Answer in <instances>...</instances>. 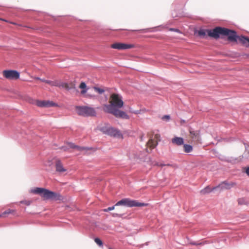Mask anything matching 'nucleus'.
Here are the masks:
<instances>
[{
  "instance_id": "4be33fe9",
  "label": "nucleus",
  "mask_w": 249,
  "mask_h": 249,
  "mask_svg": "<svg viewBox=\"0 0 249 249\" xmlns=\"http://www.w3.org/2000/svg\"><path fill=\"white\" fill-rule=\"evenodd\" d=\"M238 203L240 205H248V202L244 198H240L238 199Z\"/></svg>"
},
{
  "instance_id": "e433bc0d",
  "label": "nucleus",
  "mask_w": 249,
  "mask_h": 249,
  "mask_svg": "<svg viewBox=\"0 0 249 249\" xmlns=\"http://www.w3.org/2000/svg\"><path fill=\"white\" fill-rule=\"evenodd\" d=\"M35 79L36 80H39L41 81V80H45V79H41L38 77H35Z\"/></svg>"
},
{
  "instance_id": "9d476101",
  "label": "nucleus",
  "mask_w": 249,
  "mask_h": 249,
  "mask_svg": "<svg viewBox=\"0 0 249 249\" xmlns=\"http://www.w3.org/2000/svg\"><path fill=\"white\" fill-rule=\"evenodd\" d=\"M134 47L132 44H125L123 43H115L111 45V48L118 50H126L132 48Z\"/></svg>"
},
{
  "instance_id": "cd10ccee",
  "label": "nucleus",
  "mask_w": 249,
  "mask_h": 249,
  "mask_svg": "<svg viewBox=\"0 0 249 249\" xmlns=\"http://www.w3.org/2000/svg\"><path fill=\"white\" fill-rule=\"evenodd\" d=\"M14 212V210H11V209H9L3 212L2 213V214L3 216H4V215H6V214H9L12 213Z\"/></svg>"
},
{
  "instance_id": "72a5a7b5",
  "label": "nucleus",
  "mask_w": 249,
  "mask_h": 249,
  "mask_svg": "<svg viewBox=\"0 0 249 249\" xmlns=\"http://www.w3.org/2000/svg\"><path fill=\"white\" fill-rule=\"evenodd\" d=\"M157 165L159 166L163 167L165 166V164L161 163H157Z\"/></svg>"
},
{
  "instance_id": "aec40b11",
  "label": "nucleus",
  "mask_w": 249,
  "mask_h": 249,
  "mask_svg": "<svg viewBox=\"0 0 249 249\" xmlns=\"http://www.w3.org/2000/svg\"><path fill=\"white\" fill-rule=\"evenodd\" d=\"M215 190H213V188H211L210 187H209V186L206 187L204 189H203V190H202L201 191H200V193L202 194H207V193H209L213 191H214Z\"/></svg>"
},
{
  "instance_id": "dca6fc26",
  "label": "nucleus",
  "mask_w": 249,
  "mask_h": 249,
  "mask_svg": "<svg viewBox=\"0 0 249 249\" xmlns=\"http://www.w3.org/2000/svg\"><path fill=\"white\" fill-rule=\"evenodd\" d=\"M191 137L196 141H198L199 139V134L198 131L192 130H190Z\"/></svg>"
},
{
  "instance_id": "f704fd0d",
  "label": "nucleus",
  "mask_w": 249,
  "mask_h": 249,
  "mask_svg": "<svg viewBox=\"0 0 249 249\" xmlns=\"http://www.w3.org/2000/svg\"><path fill=\"white\" fill-rule=\"evenodd\" d=\"M86 96L87 97H89V98H93L94 96L91 95V94H89V93H88L87 95H86Z\"/></svg>"
},
{
  "instance_id": "b1692460",
  "label": "nucleus",
  "mask_w": 249,
  "mask_h": 249,
  "mask_svg": "<svg viewBox=\"0 0 249 249\" xmlns=\"http://www.w3.org/2000/svg\"><path fill=\"white\" fill-rule=\"evenodd\" d=\"M94 242L99 246L102 247L103 246V243L102 241L99 238L96 237L94 238Z\"/></svg>"
},
{
  "instance_id": "a878e982",
  "label": "nucleus",
  "mask_w": 249,
  "mask_h": 249,
  "mask_svg": "<svg viewBox=\"0 0 249 249\" xmlns=\"http://www.w3.org/2000/svg\"><path fill=\"white\" fill-rule=\"evenodd\" d=\"M170 116L169 115H165L163 116L161 118V119L163 121H166V122H169L170 120Z\"/></svg>"
},
{
  "instance_id": "7c9ffc66",
  "label": "nucleus",
  "mask_w": 249,
  "mask_h": 249,
  "mask_svg": "<svg viewBox=\"0 0 249 249\" xmlns=\"http://www.w3.org/2000/svg\"><path fill=\"white\" fill-rule=\"evenodd\" d=\"M244 172L249 176V166L244 168Z\"/></svg>"
},
{
  "instance_id": "4468645a",
  "label": "nucleus",
  "mask_w": 249,
  "mask_h": 249,
  "mask_svg": "<svg viewBox=\"0 0 249 249\" xmlns=\"http://www.w3.org/2000/svg\"><path fill=\"white\" fill-rule=\"evenodd\" d=\"M171 141L173 143L178 145H181L184 143V139L182 137H175Z\"/></svg>"
},
{
  "instance_id": "0eeeda50",
  "label": "nucleus",
  "mask_w": 249,
  "mask_h": 249,
  "mask_svg": "<svg viewBox=\"0 0 249 249\" xmlns=\"http://www.w3.org/2000/svg\"><path fill=\"white\" fill-rule=\"evenodd\" d=\"M110 98L112 101L110 102V104H114V109L121 108L123 107L124 102L122 100V97L120 95L116 93L112 94L110 96Z\"/></svg>"
},
{
  "instance_id": "f8f14e48",
  "label": "nucleus",
  "mask_w": 249,
  "mask_h": 249,
  "mask_svg": "<svg viewBox=\"0 0 249 249\" xmlns=\"http://www.w3.org/2000/svg\"><path fill=\"white\" fill-rule=\"evenodd\" d=\"M36 105L39 107H51L57 106V105L52 102L48 100H44V101H38L36 102Z\"/></svg>"
},
{
  "instance_id": "1a4fd4ad",
  "label": "nucleus",
  "mask_w": 249,
  "mask_h": 249,
  "mask_svg": "<svg viewBox=\"0 0 249 249\" xmlns=\"http://www.w3.org/2000/svg\"><path fill=\"white\" fill-rule=\"evenodd\" d=\"M236 185L235 182H228L227 180L224 181L218 185L213 187V190H229Z\"/></svg>"
},
{
  "instance_id": "f257e3e1",
  "label": "nucleus",
  "mask_w": 249,
  "mask_h": 249,
  "mask_svg": "<svg viewBox=\"0 0 249 249\" xmlns=\"http://www.w3.org/2000/svg\"><path fill=\"white\" fill-rule=\"evenodd\" d=\"M195 33H197L201 38H207L206 34L208 36L215 39L219 38L221 35L227 36L228 40L230 42H237L239 40L242 45L249 47V38L248 37L243 36H239L237 35L235 31L226 28L216 27L213 29H200Z\"/></svg>"
},
{
  "instance_id": "2f4dec72",
  "label": "nucleus",
  "mask_w": 249,
  "mask_h": 249,
  "mask_svg": "<svg viewBox=\"0 0 249 249\" xmlns=\"http://www.w3.org/2000/svg\"><path fill=\"white\" fill-rule=\"evenodd\" d=\"M112 215L113 217H121L122 215V214H119L117 213H113Z\"/></svg>"
},
{
  "instance_id": "393cba45",
  "label": "nucleus",
  "mask_w": 249,
  "mask_h": 249,
  "mask_svg": "<svg viewBox=\"0 0 249 249\" xmlns=\"http://www.w3.org/2000/svg\"><path fill=\"white\" fill-rule=\"evenodd\" d=\"M204 244H205V243L204 242H199V241H198V242L193 241V242H190V244L192 245H194V246L202 245H204Z\"/></svg>"
},
{
  "instance_id": "7ed1b4c3",
  "label": "nucleus",
  "mask_w": 249,
  "mask_h": 249,
  "mask_svg": "<svg viewBox=\"0 0 249 249\" xmlns=\"http://www.w3.org/2000/svg\"><path fill=\"white\" fill-rule=\"evenodd\" d=\"M148 204L140 202L135 200H132L129 198H123L117 202L114 206L109 207L107 209L103 210L105 212H108L110 211L113 210L116 206H124L127 207H143L147 206Z\"/></svg>"
},
{
  "instance_id": "f03ea898",
  "label": "nucleus",
  "mask_w": 249,
  "mask_h": 249,
  "mask_svg": "<svg viewBox=\"0 0 249 249\" xmlns=\"http://www.w3.org/2000/svg\"><path fill=\"white\" fill-rule=\"evenodd\" d=\"M30 193L40 195L45 199H51L53 200H61L63 196L59 193L50 191L44 188L36 187L32 189Z\"/></svg>"
},
{
  "instance_id": "c85d7f7f",
  "label": "nucleus",
  "mask_w": 249,
  "mask_h": 249,
  "mask_svg": "<svg viewBox=\"0 0 249 249\" xmlns=\"http://www.w3.org/2000/svg\"><path fill=\"white\" fill-rule=\"evenodd\" d=\"M32 201L30 200H21L20 203L25 204L27 206H29L31 204Z\"/></svg>"
},
{
  "instance_id": "39448f33",
  "label": "nucleus",
  "mask_w": 249,
  "mask_h": 249,
  "mask_svg": "<svg viewBox=\"0 0 249 249\" xmlns=\"http://www.w3.org/2000/svg\"><path fill=\"white\" fill-rule=\"evenodd\" d=\"M75 109L77 113L80 116L89 117L96 115L95 109L92 107L77 106L75 107Z\"/></svg>"
},
{
  "instance_id": "c9c22d12",
  "label": "nucleus",
  "mask_w": 249,
  "mask_h": 249,
  "mask_svg": "<svg viewBox=\"0 0 249 249\" xmlns=\"http://www.w3.org/2000/svg\"><path fill=\"white\" fill-rule=\"evenodd\" d=\"M143 139H144V137H143V135H142L141 137H140V140L141 141H143Z\"/></svg>"
},
{
  "instance_id": "9b49d317",
  "label": "nucleus",
  "mask_w": 249,
  "mask_h": 249,
  "mask_svg": "<svg viewBox=\"0 0 249 249\" xmlns=\"http://www.w3.org/2000/svg\"><path fill=\"white\" fill-rule=\"evenodd\" d=\"M61 86L65 88L66 89L68 90L71 91V92L73 93H77L78 92V90L76 88V85L74 82H71L70 83H62L61 84Z\"/></svg>"
},
{
  "instance_id": "20e7f679",
  "label": "nucleus",
  "mask_w": 249,
  "mask_h": 249,
  "mask_svg": "<svg viewBox=\"0 0 249 249\" xmlns=\"http://www.w3.org/2000/svg\"><path fill=\"white\" fill-rule=\"evenodd\" d=\"M114 106L113 104L109 105L105 104L104 106L103 110L105 112L113 114L117 118L125 119H129V116L126 114L124 111L119 110V108L114 109Z\"/></svg>"
},
{
  "instance_id": "473e14b6",
  "label": "nucleus",
  "mask_w": 249,
  "mask_h": 249,
  "mask_svg": "<svg viewBox=\"0 0 249 249\" xmlns=\"http://www.w3.org/2000/svg\"><path fill=\"white\" fill-rule=\"evenodd\" d=\"M169 30L171 31H175V32H176L177 33H180L179 30L178 29H176V28H170L169 29Z\"/></svg>"
},
{
  "instance_id": "ea45409f",
  "label": "nucleus",
  "mask_w": 249,
  "mask_h": 249,
  "mask_svg": "<svg viewBox=\"0 0 249 249\" xmlns=\"http://www.w3.org/2000/svg\"><path fill=\"white\" fill-rule=\"evenodd\" d=\"M2 216H3L2 214L1 213V214H0V217H2Z\"/></svg>"
},
{
  "instance_id": "6e6552de",
  "label": "nucleus",
  "mask_w": 249,
  "mask_h": 249,
  "mask_svg": "<svg viewBox=\"0 0 249 249\" xmlns=\"http://www.w3.org/2000/svg\"><path fill=\"white\" fill-rule=\"evenodd\" d=\"M2 73L3 76L9 80H17L20 77V73L16 70H4Z\"/></svg>"
},
{
  "instance_id": "a19ab883",
  "label": "nucleus",
  "mask_w": 249,
  "mask_h": 249,
  "mask_svg": "<svg viewBox=\"0 0 249 249\" xmlns=\"http://www.w3.org/2000/svg\"><path fill=\"white\" fill-rule=\"evenodd\" d=\"M112 249V248H109V249Z\"/></svg>"
},
{
  "instance_id": "58836bf2",
  "label": "nucleus",
  "mask_w": 249,
  "mask_h": 249,
  "mask_svg": "<svg viewBox=\"0 0 249 249\" xmlns=\"http://www.w3.org/2000/svg\"><path fill=\"white\" fill-rule=\"evenodd\" d=\"M165 166H171V164L168 163V164H165Z\"/></svg>"
},
{
  "instance_id": "ddd939ff",
  "label": "nucleus",
  "mask_w": 249,
  "mask_h": 249,
  "mask_svg": "<svg viewBox=\"0 0 249 249\" xmlns=\"http://www.w3.org/2000/svg\"><path fill=\"white\" fill-rule=\"evenodd\" d=\"M55 166L56 171L58 173H62L66 171V169L63 167L61 161L59 159L56 160Z\"/></svg>"
},
{
  "instance_id": "6ab92c4d",
  "label": "nucleus",
  "mask_w": 249,
  "mask_h": 249,
  "mask_svg": "<svg viewBox=\"0 0 249 249\" xmlns=\"http://www.w3.org/2000/svg\"><path fill=\"white\" fill-rule=\"evenodd\" d=\"M67 145H68L69 148H71L72 149H77L79 151L84 149V147L77 146L72 142H68Z\"/></svg>"
},
{
  "instance_id": "a211bd4d",
  "label": "nucleus",
  "mask_w": 249,
  "mask_h": 249,
  "mask_svg": "<svg viewBox=\"0 0 249 249\" xmlns=\"http://www.w3.org/2000/svg\"><path fill=\"white\" fill-rule=\"evenodd\" d=\"M146 145L153 148L158 145V142L153 139H150L148 142H146Z\"/></svg>"
},
{
  "instance_id": "f3484780",
  "label": "nucleus",
  "mask_w": 249,
  "mask_h": 249,
  "mask_svg": "<svg viewBox=\"0 0 249 249\" xmlns=\"http://www.w3.org/2000/svg\"><path fill=\"white\" fill-rule=\"evenodd\" d=\"M79 88L82 89V90L81 91V94H85L87 90L88 89L87 88V85L84 82H82L80 85H79Z\"/></svg>"
},
{
  "instance_id": "412c9836",
  "label": "nucleus",
  "mask_w": 249,
  "mask_h": 249,
  "mask_svg": "<svg viewBox=\"0 0 249 249\" xmlns=\"http://www.w3.org/2000/svg\"><path fill=\"white\" fill-rule=\"evenodd\" d=\"M183 147L186 153H190L193 150V146L190 144L183 143Z\"/></svg>"
},
{
  "instance_id": "2eb2a0df",
  "label": "nucleus",
  "mask_w": 249,
  "mask_h": 249,
  "mask_svg": "<svg viewBox=\"0 0 249 249\" xmlns=\"http://www.w3.org/2000/svg\"><path fill=\"white\" fill-rule=\"evenodd\" d=\"M157 27L152 28H146L141 30H132L133 32H139L141 33H146L148 32H153L157 31Z\"/></svg>"
},
{
  "instance_id": "423d86ee",
  "label": "nucleus",
  "mask_w": 249,
  "mask_h": 249,
  "mask_svg": "<svg viewBox=\"0 0 249 249\" xmlns=\"http://www.w3.org/2000/svg\"><path fill=\"white\" fill-rule=\"evenodd\" d=\"M100 130L104 134L115 138L122 137V134L121 132L117 129L109 126L105 125L101 127Z\"/></svg>"
},
{
  "instance_id": "4c0bfd02",
  "label": "nucleus",
  "mask_w": 249,
  "mask_h": 249,
  "mask_svg": "<svg viewBox=\"0 0 249 249\" xmlns=\"http://www.w3.org/2000/svg\"><path fill=\"white\" fill-rule=\"evenodd\" d=\"M0 20H2V21H6V22H7V21L6 20H5L4 19H3V18H0Z\"/></svg>"
},
{
  "instance_id": "bb28decb",
  "label": "nucleus",
  "mask_w": 249,
  "mask_h": 249,
  "mask_svg": "<svg viewBox=\"0 0 249 249\" xmlns=\"http://www.w3.org/2000/svg\"><path fill=\"white\" fill-rule=\"evenodd\" d=\"M41 81L42 82H45L47 84H48L50 85H52V86H56L54 82L52 81H51V80H41Z\"/></svg>"
},
{
  "instance_id": "c756f323",
  "label": "nucleus",
  "mask_w": 249,
  "mask_h": 249,
  "mask_svg": "<svg viewBox=\"0 0 249 249\" xmlns=\"http://www.w3.org/2000/svg\"><path fill=\"white\" fill-rule=\"evenodd\" d=\"M59 149H60L64 151H66L69 149V148L68 147V145H64L61 147H60Z\"/></svg>"
},
{
  "instance_id": "5701e85b",
  "label": "nucleus",
  "mask_w": 249,
  "mask_h": 249,
  "mask_svg": "<svg viewBox=\"0 0 249 249\" xmlns=\"http://www.w3.org/2000/svg\"><path fill=\"white\" fill-rule=\"evenodd\" d=\"M93 89L96 92H98L100 94H102L105 92V90L104 89L97 87H94Z\"/></svg>"
}]
</instances>
